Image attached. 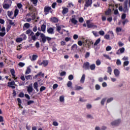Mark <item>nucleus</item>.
Here are the masks:
<instances>
[{
    "mask_svg": "<svg viewBox=\"0 0 130 130\" xmlns=\"http://www.w3.org/2000/svg\"><path fill=\"white\" fill-rule=\"evenodd\" d=\"M121 28L120 27H116V31L118 33L119 32H121Z\"/></svg>",
    "mask_w": 130,
    "mask_h": 130,
    "instance_id": "nucleus-54",
    "label": "nucleus"
},
{
    "mask_svg": "<svg viewBox=\"0 0 130 130\" xmlns=\"http://www.w3.org/2000/svg\"><path fill=\"white\" fill-rule=\"evenodd\" d=\"M52 9L51 7H48V6H45L44 7V13H47V14H48V13H49L50 11H51Z\"/></svg>",
    "mask_w": 130,
    "mask_h": 130,
    "instance_id": "nucleus-11",
    "label": "nucleus"
},
{
    "mask_svg": "<svg viewBox=\"0 0 130 130\" xmlns=\"http://www.w3.org/2000/svg\"><path fill=\"white\" fill-rule=\"evenodd\" d=\"M79 23H83L84 22V18L83 17H80L79 18Z\"/></svg>",
    "mask_w": 130,
    "mask_h": 130,
    "instance_id": "nucleus-60",
    "label": "nucleus"
},
{
    "mask_svg": "<svg viewBox=\"0 0 130 130\" xmlns=\"http://www.w3.org/2000/svg\"><path fill=\"white\" fill-rule=\"evenodd\" d=\"M128 63H129V61H125L123 62V67H126L127 66H128Z\"/></svg>",
    "mask_w": 130,
    "mask_h": 130,
    "instance_id": "nucleus-43",
    "label": "nucleus"
},
{
    "mask_svg": "<svg viewBox=\"0 0 130 130\" xmlns=\"http://www.w3.org/2000/svg\"><path fill=\"white\" fill-rule=\"evenodd\" d=\"M8 21L9 22L10 25H11V26H16L15 22H13V20L9 19Z\"/></svg>",
    "mask_w": 130,
    "mask_h": 130,
    "instance_id": "nucleus-36",
    "label": "nucleus"
},
{
    "mask_svg": "<svg viewBox=\"0 0 130 130\" xmlns=\"http://www.w3.org/2000/svg\"><path fill=\"white\" fill-rule=\"evenodd\" d=\"M128 22H129L128 19H125L123 21H122V24L123 26H124V25H125V24L128 23Z\"/></svg>",
    "mask_w": 130,
    "mask_h": 130,
    "instance_id": "nucleus-33",
    "label": "nucleus"
},
{
    "mask_svg": "<svg viewBox=\"0 0 130 130\" xmlns=\"http://www.w3.org/2000/svg\"><path fill=\"white\" fill-rule=\"evenodd\" d=\"M18 66H19V67H20L21 68H23V67H24V66H25V63H23L22 62H20L18 63Z\"/></svg>",
    "mask_w": 130,
    "mask_h": 130,
    "instance_id": "nucleus-52",
    "label": "nucleus"
},
{
    "mask_svg": "<svg viewBox=\"0 0 130 130\" xmlns=\"http://www.w3.org/2000/svg\"><path fill=\"white\" fill-rule=\"evenodd\" d=\"M51 21L52 23H57L58 22V19L56 17H53L51 18Z\"/></svg>",
    "mask_w": 130,
    "mask_h": 130,
    "instance_id": "nucleus-21",
    "label": "nucleus"
},
{
    "mask_svg": "<svg viewBox=\"0 0 130 130\" xmlns=\"http://www.w3.org/2000/svg\"><path fill=\"white\" fill-rule=\"evenodd\" d=\"M19 97H20V98H23V97H24V93L21 92L19 94Z\"/></svg>",
    "mask_w": 130,
    "mask_h": 130,
    "instance_id": "nucleus-63",
    "label": "nucleus"
},
{
    "mask_svg": "<svg viewBox=\"0 0 130 130\" xmlns=\"http://www.w3.org/2000/svg\"><path fill=\"white\" fill-rule=\"evenodd\" d=\"M29 36H31V40H33V41H36V40L38 39V37L40 36L41 39L40 40V42L41 43L43 44L45 43L47 40L48 43H50V41H51V40L52 39V38L49 37H46L44 34L39 31H37L35 35H34V32L33 31H31Z\"/></svg>",
    "mask_w": 130,
    "mask_h": 130,
    "instance_id": "nucleus-1",
    "label": "nucleus"
},
{
    "mask_svg": "<svg viewBox=\"0 0 130 130\" xmlns=\"http://www.w3.org/2000/svg\"><path fill=\"white\" fill-rule=\"evenodd\" d=\"M68 79L70 81H72V80H74V75H70L68 77Z\"/></svg>",
    "mask_w": 130,
    "mask_h": 130,
    "instance_id": "nucleus-42",
    "label": "nucleus"
},
{
    "mask_svg": "<svg viewBox=\"0 0 130 130\" xmlns=\"http://www.w3.org/2000/svg\"><path fill=\"white\" fill-rule=\"evenodd\" d=\"M124 50H125V49H124V48L122 47V48H120L116 52V54H119V51H120V53H123V52H124Z\"/></svg>",
    "mask_w": 130,
    "mask_h": 130,
    "instance_id": "nucleus-18",
    "label": "nucleus"
},
{
    "mask_svg": "<svg viewBox=\"0 0 130 130\" xmlns=\"http://www.w3.org/2000/svg\"><path fill=\"white\" fill-rule=\"evenodd\" d=\"M100 89V85L96 84L95 85V90H99Z\"/></svg>",
    "mask_w": 130,
    "mask_h": 130,
    "instance_id": "nucleus-64",
    "label": "nucleus"
},
{
    "mask_svg": "<svg viewBox=\"0 0 130 130\" xmlns=\"http://www.w3.org/2000/svg\"><path fill=\"white\" fill-rule=\"evenodd\" d=\"M27 89L28 94H30V93H32V92H33V87H32V85H29L27 86Z\"/></svg>",
    "mask_w": 130,
    "mask_h": 130,
    "instance_id": "nucleus-14",
    "label": "nucleus"
},
{
    "mask_svg": "<svg viewBox=\"0 0 130 130\" xmlns=\"http://www.w3.org/2000/svg\"><path fill=\"white\" fill-rule=\"evenodd\" d=\"M78 49V45L77 44H74L71 47V50H77Z\"/></svg>",
    "mask_w": 130,
    "mask_h": 130,
    "instance_id": "nucleus-23",
    "label": "nucleus"
},
{
    "mask_svg": "<svg viewBox=\"0 0 130 130\" xmlns=\"http://www.w3.org/2000/svg\"><path fill=\"white\" fill-rule=\"evenodd\" d=\"M12 2L11 0H4V4H8V5H12Z\"/></svg>",
    "mask_w": 130,
    "mask_h": 130,
    "instance_id": "nucleus-31",
    "label": "nucleus"
},
{
    "mask_svg": "<svg viewBox=\"0 0 130 130\" xmlns=\"http://www.w3.org/2000/svg\"><path fill=\"white\" fill-rule=\"evenodd\" d=\"M125 18H126V14L123 13L121 15V19L122 20H125Z\"/></svg>",
    "mask_w": 130,
    "mask_h": 130,
    "instance_id": "nucleus-46",
    "label": "nucleus"
},
{
    "mask_svg": "<svg viewBox=\"0 0 130 130\" xmlns=\"http://www.w3.org/2000/svg\"><path fill=\"white\" fill-rule=\"evenodd\" d=\"M116 64L117 66H120L121 64V61H120V60L119 59L117 60Z\"/></svg>",
    "mask_w": 130,
    "mask_h": 130,
    "instance_id": "nucleus-59",
    "label": "nucleus"
},
{
    "mask_svg": "<svg viewBox=\"0 0 130 130\" xmlns=\"http://www.w3.org/2000/svg\"><path fill=\"white\" fill-rule=\"evenodd\" d=\"M112 72V69H111V67H108L107 73H108L110 75H111Z\"/></svg>",
    "mask_w": 130,
    "mask_h": 130,
    "instance_id": "nucleus-38",
    "label": "nucleus"
},
{
    "mask_svg": "<svg viewBox=\"0 0 130 130\" xmlns=\"http://www.w3.org/2000/svg\"><path fill=\"white\" fill-rule=\"evenodd\" d=\"M100 41H101V39L100 38H99L98 40H96L94 44V46H96V45H98L99 43H100Z\"/></svg>",
    "mask_w": 130,
    "mask_h": 130,
    "instance_id": "nucleus-29",
    "label": "nucleus"
},
{
    "mask_svg": "<svg viewBox=\"0 0 130 130\" xmlns=\"http://www.w3.org/2000/svg\"><path fill=\"white\" fill-rule=\"evenodd\" d=\"M96 66H100V64H101V61L99 59H98L96 61Z\"/></svg>",
    "mask_w": 130,
    "mask_h": 130,
    "instance_id": "nucleus-55",
    "label": "nucleus"
},
{
    "mask_svg": "<svg viewBox=\"0 0 130 130\" xmlns=\"http://www.w3.org/2000/svg\"><path fill=\"white\" fill-rule=\"evenodd\" d=\"M47 32L48 33V34H54V29H53L52 27H50L47 29Z\"/></svg>",
    "mask_w": 130,
    "mask_h": 130,
    "instance_id": "nucleus-10",
    "label": "nucleus"
},
{
    "mask_svg": "<svg viewBox=\"0 0 130 130\" xmlns=\"http://www.w3.org/2000/svg\"><path fill=\"white\" fill-rule=\"evenodd\" d=\"M127 4H128V0H125L123 4V13H128V9H127Z\"/></svg>",
    "mask_w": 130,
    "mask_h": 130,
    "instance_id": "nucleus-2",
    "label": "nucleus"
},
{
    "mask_svg": "<svg viewBox=\"0 0 130 130\" xmlns=\"http://www.w3.org/2000/svg\"><path fill=\"white\" fill-rule=\"evenodd\" d=\"M103 56L104 57H106V58H107V59H109L110 60H111V58L110 57L109 55H107V54H104Z\"/></svg>",
    "mask_w": 130,
    "mask_h": 130,
    "instance_id": "nucleus-49",
    "label": "nucleus"
},
{
    "mask_svg": "<svg viewBox=\"0 0 130 130\" xmlns=\"http://www.w3.org/2000/svg\"><path fill=\"white\" fill-rule=\"evenodd\" d=\"M106 100H107V98H106L103 99L101 102V105H104V103H105V101H106Z\"/></svg>",
    "mask_w": 130,
    "mask_h": 130,
    "instance_id": "nucleus-35",
    "label": "nucleus"
},
{
    "mask_svg": "<svg viewBox=\"0 0 130 130\" xmlns=\"http://www.w3.org/2000/svg\"><path fill=\"white\" fill-rule=\"evenodd\" d=\"M75 89L76 90H83V88L81 86L76 85L75 87Z\"/></svg>",
    "mask_w": 130,
    "mask_h": 130,
    "instance_id": "nucleus-32",
    "label": "nucleus"
},
{
    "mask_svg": "<svg viewBox=\"0 0 130 130\" xmlns=\"http://www.w3.org/2000/svg\"><path fill=\"white\" fill-rule=\"evenodd\" d=\"M30 2L32 3V5H34L35 7L37 6V3H38V0H30Z\"/></svg>",
    "mask_w": 130,
    "mask_h": 130,
    "instance_id": "nucleus-27",
    "label": "nucleus"
},
{
    "mask_svg": "<svg viewBox=\"0 0 130 130\" xmlns=\"http://www.w3.org/2000/svg\"><path fill=\"white\" fill-rule=\"evenodd\" d=\"M70 20L71 21V23H72V24H74V25H77L78 20L76 19V15H72V18L70 19Z\"/></svg>",
    "mask_w": 130,
    "mask_h": 130,
    "instance_id": "nucleus-7",
    "label": "nucleus"
},
{
    "mask_svg": "<svg viewBox=\"0 0 130 130\" xmlns=\"http://www.w3.org/2000/svg\"><path fill=\"white\" fill-rule=\"evenodd\" d=\"M20 36L21 37V38H22V41L23 40L25 41L26 40V39H27V36H26L25 34H22Z\"/></svg>",
    "mask_w": 130,
    "mask_h": 130,
    "instance_id": "nucleus-28",
    "label": "nucleus"
},
{
    "mask_svg": "<svg viewBox=\"0 0 130 130\" xmlns=\"http://www.w3.org/2000/svg\"><path fill=\"white\" fill-rule=\"evenodd\" d=\"M86 26L88 29H90V28H93V27H94V26L96 25H94V23H91V21L87 20L86 21Z\"/></svg>",
    "mask_w": 130,
    "mask_h": 130,
    "instance_id": "nucleus-5",
    "label": "nucleus"
},
{
    "mask_svg": "<svg viewBox=\"0 0 130 130\" xmlns=\"http://www.w3.org/2000/svg\"><path fill=\"white\" fill-rule=\"evenodd\" d=\"M73 85V83L72 81H69L68 82L67 86L68 87V88H73V86H72Z\"/></svg>",
    "mask_w": 130,
    "mask_h": 130,
    "instance_id": "nucleus-24",
    "label": "nucleus"
},
{
    "mask_svg": "<svg viewBox=\"0 0 130 130\" xmlns=\"http://www.w3.org/2000/svg\"><path fill=\"white\" fill-rule=\"evenodd\" d=\"M40 76H41L42 78H44V73H42V72H39V73H38V74L35 75L34 78V79H37V78H38V77H40Z\"/></svg>",
    "mask_w": 130,
    "mask_h": 130,
    "instance_id": "nucleus-13",
    "label": "nucleus"
},
{
    "mask_svg": "<svg viewBox=\"0 0 130 130\" xmlns=\"http://www.w3.org/2000/svg\"><path fill=\"white\" fill-rule=\"evenodd\" d=\"M8 86L10 88H12V89H15L16 87L14 86V85H15V81L12 80L11 82H9L8 83Z\"/></svg>",
    "mask_w": 130,
    "mask_h": 130,
    "instance_id": "nucleus-6",
    "label": "nucleus"
},
{
    "mask_svg": "<svg viewBox=\"0 0 130 130\" xmlns=\"http://www.w3.org/2000/svg\"><path fill=\"white\" fill-rule=\"evenodd\" d=\"M89 69H90L91 71H94V70L96 69V66H95V64H92L90 66L89 65Z\"/></svg>",
    "mask_w": 130,
    "mask_h": 130,
    "instance_id": "nucleus-26",
    "label": "nucleus"
},
{
    "mask_svg": "<svg viewBox=\"0 0 130 130\" xmlns=\"http://www.w3.org/2000/svg\"><path fill=\"white\" fill-rule=\"evenodd\" d=\"M34 89H36V88H38V83L35 82L34 83Z\"/></svg>",
    "mask_w": 130,
    "mask_h": 130,
    "instance_id": "nucleus-50",
    "label": "nucleus"
},
{
    "mask_svg": "<svg viewBox=\"0 0 130 130\" xmlns=\"http://www.w3.org/2000/svg\"><path fill=\"white\" fill-rule=\"evenodd\" d=\"M43 67L45 68V67H47L48 66V63H49V62L47 60H44L42 62Z\"/></svg>",
    "mask_w": 130,
    "mask_h": 130,
    "instance_id": "nucleus-19",
    "label": "nucleus"
},
{
    "mask_svg": "<svg viewBox=\"0 0 130 130\" xmlns=\"http://www.w3.org/2000/svg\"><path fill=\"white\" fill-rule=\"evenodd\" d=\"M25 28H26V29H29V28H30V23H25L23 26V30H25Z\"/></svg>",
    "mask_w": 130,
    "mask_h": 130,
    "instance_id": "nucleus-20",
    "label": "nucleus"
},
{
    "mask_svg": "<svg viewBox=\"0 0 130 130\" xmlns=\"http://www.w3.org/2000/svg\"><path fill=\"white\" fill-rule=\"evenodd\" d=\"M46 89V87H45V86H41V88H40V92H43V91H44Z\"/></svg>",
    "mask_w": 130,
    "mask_h": 130,
    "instance_id": "nucleus-45",
    "label": "nucleus"
},
{
    "mask_svg": "<svg viewBox=\"0 0 130 130\" xmlns=\"http://www.w3.org/2000/svg\"><path fill=\"white\" fill-rule=\"evenodd\" d=\"M111 14V9L109 8L107 11H105V15L109 16Z\"/></svg>",
    "mask_w": 130,
    "mask_h": 130,
    "instance_id": "nucleus-22",
    "label": "nucleus"
},
{
    "mask_svg": "<svg viewBox=\"0 0 130 130\" xmlns=\"http://www.w3.org/2000/svg\"><path fill=\"white\" fill-rule=\"evenodd\" d=\"M60 102H63L64 101V96L62 95L59 97Z\"/></svg>",
    "mask_w": 130,
    "mask_h": 130,
    "instance_id": "nucleus-40",
    "label": "nucleus"
},
{
    "mask_svg": "<svg viewBox=\"0 0 130 130\" xmlns=\"http://www.w3.org/2000/svg\"><path fill=\"white\" fill-rule=\"evenodd\" d=\"M99 33L100 35H101L102 36H103L105 34V32L103 30L99 31Z\"/></svg>",
    "mask_w": 130,
    "mask_h": 130,
    "instance_id": "nucleus-56",
    "label": "nucleus"
},
{
    "mask_svg": "<svg viewBox=\"0 0 130 130\" xmlns=\"http://www.w3.org/2000/svg\"><path fill=\"white\" fill-rule=\"evenodd\" d=\"M85 79H86V75H85V74H83L80 79V83L84 84V83H85Z\"/></svg>",
    "mask_w": 130,
    "mask_h": 130,
    "instance_id": "nucleus-16",
    "label": "nucleus"
},
{
    "mask_svg": "<svg viewBox=\"0 0 130 130\" xmlns=\"http://www.w3.org/2000/svg\"><path fill=\"white\" fill-rule=\"evenodd\" d=\"M37 57H38V56L37 55H32V60H36Z\"/></svg>",
    "mask_w": 130,
    "mask_h": 130,
    "instance_id": "nucleus-62",
    "label": "nucleus"
},
{
    "mask_svg": "<svg viewBox=\"0 0 130 130\" xmlns=\"http://www.w3.org/2000/svg\"><path fill=\"white\" fill-rule=\"evenodd\" d=\"M26 80H32V76L31 75L25 76Z\"/></svg>",
    "mask_w": 130,
    "mask_h": 130,
    "instance_id": "nucleus-47",
    "label": "nucleus"
},
{
    "mask_svg": "<svg viewBox=\"0 0 130 130\" xmlns=\"http://www.w3.org/2000/svg\"><path fill=\"white\" fill-rule=\"evenodd\" d=\"M62 9L63 10L62 11V15H66V14H68V12H69V8L62 7Z\"/></svg>",
    "mask_w": 130,
    "mask_h": 130,
    "instance_id": "nucleus-12",
    "label": "nucleus"
},
{
    "mask_svg": "<svg viewBox=\"0 0 130 130\" xmlns=\"http://www.w3.org/2000/svg\"><path fill=\"white\" fill-rule=\"evenodd\" d=\"M51 7H52V9H55V8L56 7V2L53 3L52 4Z\"/></svg>",
    "mask_w": 130,
    "mask_h": 130,
    "instance_id": "nucleus-58",
    "label": "nucleus"
},
{
    "mask_svg": "<svg viewBox=\"0 0 130 130\" xmlns=\"http://www.w3.org/2000/svg\"><path fill=\"white\" fill-rule=\"evenodd\" d=\"M7 15L8 17H10V18H11V16L13 15V12L10 11H8Z\"/></svg>",
    "mask_w": 130,
    "mask_h": 130,
    "instance_id": "nucleus-44",
    "label": "nucleus"
},
{
    "mask_svg": "<svg viewBox=\"0 0 130 130\" xmlns=\"http://www.w3.org/2000/svg\"><path fill=\"white\" fill-rule=\"evenodd\" d=\"M17 7L18 9H22V8H23V5H22V4L21 3H18L17 4Z\"/></svg>",
    "mask_w": 130,
    "mask_h": 130,
    "instance_id": "nucleus-41",
    "label": "nucleus"
},
{
    "mask_svg": "<svg viewBox=\"0 0 130 130\" xmlns=\"http://www.w3.org/2000/svg\"><path fill=\"white\" fill-rule=\"evenodd\" d=\"M83 69L84 70H90V63L89 62H86L84 63L83 66Z\"/></svg>",
    "mask_w": 130,
    "mask_h": 130,
    "instance_id": "nucleus-8",
    "label": "nucleus"
},
{
    "mask_svg": "<svg viewBox=\"0 0 130 130\" xmlns=\"http://www.w3.org/2000/svg\"><path fill=\"white\" fill-rule=\"evenodd\" d=\"M3 9H4V10H9V9H10V8H11V7H12V5L4 3L3 5Z\"/></svg>",
    "mask_w": 130,
    "mask_h": 130,
    "instance_id": "nucleus-9",
    "label": "nucleus"
},
{
    "mask_svg": "<svg viewBox=\"0 0 130 130\" xmlns=\"http://www.w3.org/2000/svg\"><path fill=\"white\" fill-rule=\"evenodd\" d=\"M118 44L119 47H122L123 45H124V44L120 41L118 42Z\"/></svg>",
    "mask_w": 130,
    "mask_h": 130,
    "instance_id": "nucleus-61",
    "label": "nucleus"
},
{
    "mask_svg": "<svg viewBox=\"0 0 130 130\" xmlns=\"http://www.w3.org/2000/svg\"><path fill=\"white\" fill-rule=\"evenodd\" d=\"M104 38L105 39H107V40H108L110 38V36H109V35H106L104 36Z\"/></svg>",
    "mask_w": 130,
    "mask_h": 130,
    "instance_id": "nucleus-57",
    "label": "nucleus"
},
{
    "mask_svg": "<svg viewBox=\"0 0 130 130\" xmlns=\"http://www.w3.org/2000/svg\"><path fill=\"white\" fill-rule=\"evenodd\" d=\"M66 74L67 73L66 72V71H62L60 73V76H61V77H63V76H66Z\"/></svg>",
    "mask_w": 130,
    "mask_h": 130,
    "instance_id": "nucleus-53",
    "label": "nucleus"
},
{
    "mask_svg": "<svg viewBox=\"0 0 130 130\" xmlns=\"http://www.w3.org/2000/svg\"><path fill=\"white\" fill-rule=\"evenodd\" d=\"M11 74L12 76L13 77L14 80H17V78H16V75H15V70L14 69H11L10 70Z\"/></svg>",
    "mask_w": 130,
    "mask_h": 130,
    "instance_id": "nucleus-17",
    "label": "nucleus"
},
{
    "mask_svg": "<svg viewBox=\"0 0 130 130\" xmlns=\"http://www.w3.org/2000/svg\"><path fill=\"white\" fill-rule=\"evenodd\" d=\"M23 41V39L21 38H17L16 39V42H17V43H20V42H22Z\"/></svg>",
    "mask_w": 130,
    "mask_h": 130,
    "instance_id": "nucleus-34",
    "label": "nucleus"
},
{
    "mask_svg": "<svg viewBox=\"0 0 130 130\" xmlns=\"http://www.w3.org/2000/svg\"><path fill=\"white\" fill-rule=\"evenodd\" d=\"M120 122H121L120 119H117V120H115L112 121L111 123V124L113 126H118V125H119V124L120 123Z\"/></svg>",
    "mask_w": 130,
    "mask_h": 130,
    "instance_id": "nucleus-4",
    "label": "nucleus"
},
{
    "mask_svg": "<svg viewBox=\"0 0 130 130\" xmlns=\"http://www.w3.org/2000/svg\"><path fill=\"white\" fill-rule=\"evenodd\" d=\"M90 56V52H87L85 55V58H88V57H89Z\"/></svg>",
    "mask_w": 130,
    "mask_h": 130,
    "instance_id": "nucleus-51",
    "label": "nucleus"
},
{
    "mask_svg": "<svg viewBox=\"0 0 130 130\" xmlns=\"http://www.w3.org/2000/svg\"><path fill=\"white\" fill-rule=\"evenodd\" d=\"M17 102L18 103V105H19V107H22V106H21V104L22 103V100H21V99L18 98Z\"/></svg>",
    "mask_w": 130,
    "mask_h": 130,
    "instance_id": "nucleus-39",
    "label": "nucleus"
},
{
    "mask_svg": "<svg viewBox=\"0 0 130 130\" xmlns=\"http://www.w3.org/2000/svg\"><path fill=\"white\" fill-rule=\"evenodd\" d=\"M18 15H19V10L15 9L14 11V18H16Z\"/></svg>",
    "mask_w": 130,
    "mask_h": 130,
    "instance_id": "nucleus-30",
    "label": "nucleus"
},
{
    "mask_svg": "<svg viewBox=\"0 0 130 130\" xmlns=\"http://www.w3.org/2000/svg\"><path fill=\"white\" fill-rule=\"evenodd\" d=\"M31 73V69L29 68H27L25 72V75H29Z\"/></svg>",
    "mask_w": 130,
    "mask_h": 130,
    "instance_id": "nucleus-37",
    "label": "nucleus"
},
{
    "mask_svg": "<svg viewBox=\"0 0 130 130\" xmlns=\"http://www.w3.org/2000/svg\"><path fill=\"white\" fill-rule=\"evenodd\" d=\"M85 7L86 8H91L92 7V4L93 3V0H85Z\"/></svg>",
    "mask_w": 130,
    "mask_h": 130,
    "instance_id": "nucleus-3",
    "label": "nucleus"
},
{
    "mask_svg": "<svg viewBox=\"0 0 130 130\" xmlns=\"http://www.w3.org/2000/svg\"><path fill=\"white\" fill-rule=\"evenodd\" d=\"M45 30H46V25L42 24L41 26V31L45 32Z\"/></svg>",
    "mask_w": 130,
    "mask_h": 130,
    "instance_id": "nucleus-25",
    "label": "nucleus"
},
{
    "mask_svg": "<svg viewBox=\"0 0 130 130\" xmlns=\"http://www.w3.org/2000/svg\"><path fill=\"white\" fill-rule=\"evenodd\" d=\"M114 74L115 77H118L120 74V72H119V70H118V69H116L114 70Z\"/></svg>",
    "mask_w": 130,
    "mask_h": 130,
    "instance_id": "nucleus-15",
    "label": "nucleus"
},
{
    "mask_svg": "<svg viewBox=\"0 0 130 130\" xmlns=\"http://www.w3.org/2000/svg\"><path fill=\"white\" fill-rule=\"evenodd\" d=\"M11 28H12V26L8 25L6 27L7 32H9V31H10V30H11Z\"/></svg>",
    "mask_w": 130,
    "mask_h": 130,
    "instance_id": "nucleus-48",
    "label": "nucleus"
}]
</instances>
